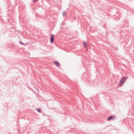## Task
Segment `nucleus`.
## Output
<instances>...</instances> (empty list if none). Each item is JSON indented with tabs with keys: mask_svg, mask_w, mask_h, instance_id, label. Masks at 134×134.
I'll return each mask as SVG.
<instances>
[{
	"mask_svg": "<svg viewBox=\"0 0 134 134\" xmlns=\"http://www.w3.org/2000/svg\"><path fill=\"white\" fill-rule=\"evenodd\" d=\"M38 0H33V2H36V1H38Z\"/></svg>",
	"mask_w": 134,
	"mask_h": 134,
	"instance_id": "obj_9",
	"label": "nucleus"
},
{
	"mask_svg": "<svg viewBox=\"0 0 134 134\" xmlns=\"http://www.w3.org/2000/svg\"><path fill=\"white\" fill-rule=\"evenodd\" d=\"M116 118V117L115 116H114L112 115L109 116L107 119V120L109 121L110 120H112L113 119H115Z\"/></svg>",
	"mask_w": 134,
	"mask_h": 134,
	"instance_id": "obj_3",
	"label": "nucleus"
},
{
	"mask_svg": "<svg viewBox=\"0 0 134 134\" xmlns=\"http://www.w3.org/2000/svg\"><path fill=\"white\" fill-rule=\"evenodd\" d=\"M62 14L63 17H64L65 15L66 14V12L65 11H63L62 12Z\"/></svg>",
	"mask_w": 134,
	"mask_h": 134,
	"instance_id": "obj_6",
	"label": "nucleus"
},
{
	"mask_svg": "<svg viewBox=\"0 0 134 134\" xmlns=\"http://www.w3.org/2000/svg\"><path fill=\"white\" fill-rule=\"evenodd\" d=\"M54 63L57 66H60V64L57 61H54Z\"/></svg>",
	"mask_w": 134,
	"mask_h": 134,
	"instance_id": "obj_4",
	"label": "nucleus"
},
{
	"mask_svg": "<svg viewBox=\"0 0 134 134\" xmlns=\"http://www.w3.org/2000/svg\"><path fill=\"white\" fill-rule=\"evenodd\" d=\"M83 45L85 47H87V45L86 42L85 41L84 42Z\"/></svg>",
	"mask_w": 134,
	"mask_h": 134,
	"instance_id": "obj_7",
	"label": "nucleus"
},
{
	"mask_svg": "<svg viewBox=\"0 0 134 134\" xmlns=\"http://www.w3.org/2000/svg\"><path fill=\"white\" fill-rule=\"evenodd\" d=\"M37 111L39 113H41V109L39 108L37 109Z\"/></svg>",
	"mask_w": 134,
	"mask_h": 134,
	"instance_id": "obj_8",
	"label": "nucleus"
},
{
	"mask_svg": "<svg viewBox=\"0 0 134 134\" xmlns=\"http://www.w3.org/2000/svg\"><path fill=\"white\" fill-rule=\"evenodd\" d=\"M54 35H52L50 37V42L51 43H52L54 42Z\"/></svg>",
	"mask_w": 134,
	"mask_h": 134,
	"instance_id": "obj_2",
	"label": "nucleus"
},
{
	"mask_svg": "<svg viewBox=\"0 0 134 134\" xmlns=\"http://www.w3.org/2000/svg\"><path fill=\"white\" fill-rule=\"evenodd\" d=\"M128 78L127 77H124L122 78L119 83V86L120 87L121 86L124 84L126 79Z\"/></svg>",
	"mask_w": 134,
	"mask_h": 134,
	"instance_id": "obj_1",
	"label": "nucleus"
},
{
	"mask_svg": "<svg viewBox=\"0 0 134 134\" xmlns=\"http://www.w3.org/2000/svg\"><path fill=\"white\" fill-rule=\"evenodd\" d=\"M19 43L20 44H22L23 46H26L27 44L28 43H24L23 42H22L20 41H19Z\"/></svg>",
	"mask_w": 134,
	"mask_h": 134,
	"instance_id": "obj_5",
	"label": "nucleus"
}]
</instances>
